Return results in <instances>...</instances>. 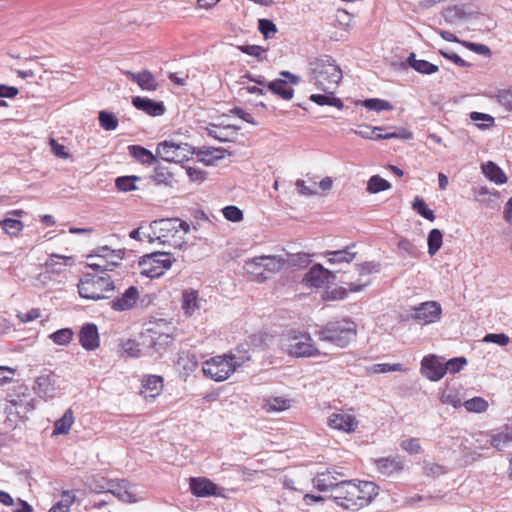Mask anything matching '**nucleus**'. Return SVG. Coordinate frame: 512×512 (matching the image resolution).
<instances>
[{"mask_svg":"<svg viewBox=\"0 0 512 512\" xmlns=\"http://www.w3.org/2000/svg\"><path fill=\"white\" fill-rule=\"evenodd\" d=\"M249 360L250 355L248 352L237 348L229 354L215 356L205 361L202 371L207 378L216 382H222Z\"/></svg>","mask_w":512,"mask_h":512,"instance_id":"f257e3e1","label":"nucleus"},{"mask_svg":"<svg viewBox=\"0 0 512 512\" xmlns=\"http://www.w3.org/2000/svg\"><path fill=\"white\" fill-rule=\"evenodd\" d=\"M311 81L317 89L326 94H334L341 79L340 67L330 57H322L310 62Z\"/></svg>","mask_w":512,"mask_h":512,"instance_id":"f03ea898","label":"nucleus"},{"mask_svg":"<svg viewBox=\"0 0 512 512\" xmlns=\"http://www.w3.org/2000/svg\"><path fill=\"white\" fill-rule=\"evenodd\" d=\"M357 334V326L350 319L328 322L320 331L319 338L338 347H346Z\"/></svg>","mask_w":512,"mask_h":512,"instance_id":"7ed1b4c3","label":"nucleus"},{"mask_svg":"<svg viewBox=\"0 0 512 512\" xmlns=\"http://www.w3.org/2000/svg\"><path fill=\"white\" fill-rule=\"evenodd\" d=\"M114 288V282L110 276L86 274L78 284V293L84 299L99 300L107 298L106 292L112 291Z\"/></svg>","mask_w":512,"mask_h":512,"instance_id":"20e7f679","label":"nucleus"},{"mask_svg":"<svg viewBox=\"0 0 512 512\" xmlns=\"http://www.w3.org/2000/svg\"><path fill=\"white\" fill-rule=\"evenodd\" d=\"M5 399L9 403L6 411L10 414L15 413L21 418L35 409V399L25 384L14 385L7 392Z\"/></svg>","mask_w":512,"mask_h":512,"instance_id":"39448f33","label":"nucleus"},{"mask_svg":"<svg viewBox=\"0 0 512 512\" xmlns=\"http://www.w3.org/2000/svg\"><path fill=\"white\" fill-rule=\"evenodd\" d=\"M175 262L170 252L156 251L141 257L139 266L141 274L149 278L162 276Z\"/></svg>","mask_w":512,"mask_h":512,"instance_id":"423d86ee","label":"nucleus"},{"mask_svg":"<svg viewBox=\"0 0 512 512\" xmlns=\"http://www.w3.org/2000/svg\"><path fill=\"white\" fill-rule=\"evenodd\" d=\"M150 228L154 236L148 235L150 243L159 240L162 244L169 242L168 238L174 237L180 230L187 234L190 231V226L186 221L179 218H164L154 220L150 224Z\"/></svg>","mask_w":512,"mask_h":512,"instance_id":"0eeeda50","label":"nucleus"},{"mask_svg":"<svg viewBox=\"0 0 512 512\" xmlns=\"http://www.w3.org/2000/svg\"><path fill=\"white\" fill-rule=\"evenodd\" d=\"M461 455L465 464L473 463L483 456L482 452L490 449V432L478 431L472 433L461 444Z\"/></svg>","mask_w":512,"mask_h":512,"instance_id":"6e6552de","label":"nucleus"},{"mask_svg":"<svg viewBox=\"0 0 512 512\" xmlns=\"http://www.w3.org/2000/svg\"><path fill=\"white\" fill-rule=\"evenodd\" d=\"M156 154L167 162L180 163L188 160L194 154V147L188 143L164 141L157 145Z\"/></svg>","mask_w":512,"mask_h":512,"instance_id":"1a4fd4ad","label":"nucleus"},{"mask_svg":"<svg viewBox=\"0 0 512 512\" xmlns=\"http://www.w3.org/2000/svg\"><path fill=\"white\" fill-rule=\"evenodd\" d=\"M62 378L52 371H43L36 379L33 386L38 397L48 400L54 398L62 389Z\"/></svg>","mask_w":512,"mask_h":512,"instance_id":"9d476101","label":"nucleus"},{"mask_svg":"<svg viewBox=\"0 0 512 512\" xmlns=\"http://www.w3.org/2000/svg\"><path fill=\"white\" fill-rule=\"evenodd\" d=\"M356 492V481L345 480L334 484V486L332 487L331 498L337 505L345 509H356Z\"/></svg>","mask_w":512,"mask_h":512,"instance_id":"9b49d317","label":"nucleus"},{"mask_svg":"<svg viewBox=\"0 0 512 512\" xmlns=\"http://www.w3.org/2000/svg\"><path fill=\"white\" fill-rule=\"evenodd\" d=\"M442 314L441 305L436 301H426L412 308L411 318L427 325L437 322Z\"/></svg>","mask_w":512,"mask_h":512,"instance_id":"f8f14e48","label":"nucleus"},{"mask_svg":"<svg viewBox=\"0 0 512 512\" xmlns=\"http://www.w3.org/2000/svg\"><path fill=\"white\" fill-rule=\"evenodd\" d=\"M287 350L295 357H309L317 354L312 338L308 334L293 335L288 339Z\"/></svg>","mask_w":512,"mask_h":512,"instance_id":"ddd939ff","label":"nucleus"},{"mask_svg":"<svg viewBox=\"0 0 512 512\" xmlns=\"http://www.w3.org/2000/svg\"><path fill=\"white\" fill-rule=\"evenodd\" d=\"M383 127H372L369 125H365L360 127L358 130H351L354 134L364 138V139H372V140H381V139H391V138H400L404 140H408L412 138V133L406 129H400L399 131L388 132L385 134L380 133L383 131Z\"/></svg>","mask_w":512,"mask_h":512,"instance_id":"4468645a","label":"nucleus"},{"mask_svg":"<svg viewBox=\"0 0 512 512\" xmlns=\"http://www.w3.org/2000/svg\"><path fill=\"white\" fill-rule=\"evenodd\" d=\"M335 276L321 264H315L304 276V282L309 287L320 288L333 280Z\"/></svg>","mask_w":512,"mask_h":512,"instance_id":"2eb2a0df","label":"nucleus"},{"mask_svg":"<svg viewBox=\"0 0 512 512\" xmlns=\"http://www.w3.org/2000/svg\"><path fill=\"white\" fill-rule=\"evenodd\" d=\"M421 373L431 381H439L446 374L445 364L434 355L425 356L421 361Z\"/></svg>","mask_w":512,"mask_h":512,"instance_id":"dca6fc26","label":"nucleus"},{"mask_svg":"<svg viewBox=\"0 0 512 512\" xmlns=\"http://www.w3.org/2000/svg\"><path fill=\"white\" fill-rule=\"evenodd\" d=\"M355 507L356 509L368 505L378 495V487L370 481L356 482Z\"/></svg>","mask_w":512,"mask_h":512,"instance_id":"f3484780","label":"nucleus"},{"mask_svg":"<svg viewBox=\"0 0 512 512\" xmlns=\"http://www.w3.org/2000/svg\"><path fill=\"white\" fill-rule=\"evenodd\" d=\"M328 425L332 429L345 433H351L356 429L358 422L354 416L340 411L332 413L329 416Z\"/></svg>","mask_w":512,"mask_h":512,"instance_id":"a211bd4d","label":"nucleus"},{"mask_svg":"<svg viewBox=\"0 0 512 512\" xmlns=\"http://www.w3.org/2000/svg\"><path fill=\"white\" fill-rule=\"evenodd\" d=\"M139 299V291L136 286L128 287L120 296L114 298L111 302V308L114 311L122 312L132 309Z\"/></svg>","mask_w":512,"mask_h":512,"instance_id":"6ab92c4d","label":"nucleus"},{"mask_svg":"<svg viewBox=\"0 0 512 512\" xmlns=\"http://www.w3.org/2000/svg\"><path fill=\"white\" fill-rule=\"evenodd\" d=\"M132 105L140 111H143L149 116L158 117L162 116L165 111V105L161 101H155L153 99L141 96H135L132 98Z\"/></svg>","mask_w":512,"mask_h":512,"instance_id":"aec40b11","label":"nucleus"},{"mask_svg":"<svg viewBox=\"0 0 512 512\" xmlns=\"http://www.w3.org/2000/svg\"><path fill=\"white\" fill-rule=\"evenodd\" d=\"M189 486L192 494L196 497H209L218 495L217 485L204 477L190 478Z\"/></svg>","mask_w":512,"mask_h":512,"instance_id":"412c9836","label":"nucleus"},{"mask_svg":"<svg viewBox=\"0 0 512 512\" xmlns=\"http://www.w3.org/2000/svg\"><path fill=\"white\" fill-rule=\"evenodd\" d=\"M79 342L87 351H93L100 345L98 328L93 323H86L79 331Z\"/></svg>","mask_w":512,"mask_h":512,"instance_id":"4be33fe9","label":"nucleus"},{"mask_svg":"<svg viewBox=\"0 0 512 512\" xmlns=\"http://www.w3.org/2000/svg\"><path fill=\"white\" fill-rule=\"evenodd\" d=\"M377 471L385 476L392 477L401 473L404 469V462L400 457H383L375 461Z\"/></svg>","mask_w":512,"mask_h":512,"instance_id":"5701e85b","label":"nucleus"},{"mask_svg":"<svg viewBox=\"0 0 512 512\" xmlns=\"http://www.w3.org/2000/svg\"><path fill=\"white\" fill-rule=\"evenodd\" d=\"M124 502H135L136 496L130 491L129 482L125 479H111L108 492Z\"/></svg>","mask_w":512,"mask_h":512,"instance_id":"b1692460","label":"nucleus"},{"mask_svg":"<svg viewBox=\"0 0 512 512\" xmlns=\"http://www.w3.org/2000/svg\"><path fill=\"white\" fill-rule=\"evenodd\" d=\"M226 152L227 151L223 148L206 146L198 148V150L194 149V154L197 155L198 160L204 163L206 166L215 165L219 160L224 159Z\"/></svg>","mask_w":512,"mask_h":512,"instance_id":"393cba45","label":"nucleus"},{"mask_svg":"<svg viewBox=\"0 0 512 512\" xmlns=\"http://www.w3.org/2000/svg\"><path fill=\"white\" fill-rule=\"evenodd\" d=\"M126 75L138 86L145 91H156L158 88V82L156 81L153 74L148 70H143L139 73L127 71Z\"/></svg>","mask_w":512,"mask_h":512,"instance_id":"a878e982","label":"nucleus"},{"mask_svg":"<svg viewBox=\"0 0 512 512\" xmlns=\"http://www.w3.org/2000/svg\"><path fill=\"white\" fill-rule=\"evenodd\" d=\"M163 387V378L158 375H149L142 380V389L140 394L144 398L154 399L160 394Z\"/></svg>","mask_w":512,"mask_h":512,"instance_id":"bb28decb","label":"nucleus"},{"mask_svg":"<svg viewBox=\"0 0 512 512\" xmlns=\"http://www.w3.org/2000/svg\"><path fill=\"white\" fill-rule=\"evenodd\" d=\"M201 308V299L198 291L194 289H186L182 293V309L186 316L193 315Z\"/></svg>","mask_w":512,"mask_h":512,"instance_id":"cd10ccee","label":"nucleus"},{"mask_svg":"<svg viewBox=\"0 0 512 512\" xmlns=\"http://www.w3.org/2000/svg\"><path fill=\"white\" fill-rule=\"evenodd\" d=\"M244 270L247 274L253 276L254 280L259 283L264 282L268 278L263 271V258H261V256L245 261Z\"/></svg>","mask_w":512,"mask_h":512,"instance_id":"c85d7f7f","label":"nucleus"},{"mask_svg":"<svg viewBox=\"0 0 512 512\" xmlns=\"http://www.w3.org/2000/svg\"><path fill=\"white\" fill-rule=\"evenodd\" d=\"M355 247V244L347 246L345 249L336 250V251H328L326 252V256H328L329 264H337V263H350L354 260L356 253L352 251V248Z\"/></svg>","mask_w":512,"mask_h":512,"instance_id":"c756f323","label":"nucleus"},{"mask_svg":"<svg viewBox=\"0 0 512 512\" xmlns=\"http://www.w3.org/2000/svg\"><path fill=\"white\" fill-rule=\"evenodd\" d=\"M177 364L187 374H189L198 367V357L194 351L184 350L178 354Z\"/></svg>","mask_w":512,"mask_h":512,"instance_id":"7c9ffc66","label":"nucleus"},{"mask_svg":"<svg viewBox=\"0 0 512 512\" xmlns=\"http://www.w3.org/2000/svg\"><path fill=\"white\" fill-rule=\"evenodd\" d=\"M407 63L417 72L425 75L436 73L439 68L437 65L430 63L427 60L416 59L414 53H411L407 58Z\"/></svg>","mask_w":512,"mask_h":512,"instance_id":"2f4dec72","label":"nucleus"},{"mask_svg":"<svg viewBox=\"0 0 512 512\" xmlns=\"http://www.w3.org/2000/svg\"><path fill=\"white\" fill-rule=\"evenodd\" d=\"M287 81L282 79H275L267 82V88L275 95L284 100H290L294 96V90L286 86Z\"/></svg>","mask_w":512,"mask_h":512,"instance_id":"473e14b6","label":"nucleus"},{"mask_svg":"<svg viewBox=\"0 0 512 512\" xmlns=\"http://www.w3.org/2000/svg\"><path fill=\"white\" fill-rule=\"evenodd\" d=\"M482 171L490 181H493L496 184H504L507 182V176L494 162L489 161L484 164L482 166Z\"/></svg>","mask_w":512,"mask_h":512,"instance_id":"72a5a7b5","label":"nucleus"},{"mask_svg":"<svg viewBox=\"0 0 512 512\" xmlns=\"http://www.w3.org/2000/svg\"><path fill=\"white\" fill-rule=\"evenodd\" d=\"M151 177L156 185L173 187L175 183L173 174L168 170L167 167L162 165H157L155 167L154 173Z\"/></svg>","mask_w":512,"mask_h":512,"instance_id":"f704fd0d","label":"nucleus"},{"mask_svg":"<svg viewBox=\"0 0 512 512\" xmlns=\"http://www.w3.org/2000/svg\"><path fill=\"white\" fill-rule=\"evenodd\" d=\"M261 258H263L264 273H277L284 267L287 262V260L279 255H261Z\"/></svg>","mask_w":512,"mask_h":512,"instance_id":"c9c22d12","label":"nucleus"},{"mask_svg":"<svg viewBox=\"0 0 512 512\" xmlns=\"http://www.w3.org/2000/svg\"><path fill=\"white\" fill-rule=\"evenodd\" d=\"M440 401L442 404L450 405L454 408H459L463 405L461 393L454 387L444 389L441 393Z\"/></svg>","mask_w":512,"mask_h":512,"instance_id":"e433bc0d","label":"nucleus"},{"mask_svg":"<svg viewBox=\"0 0 512 512\" xmlns=\"http://www.w3.org/2000/svg\"><path fill=\"white\" fill-rule=\"evenodd\" d=\"M129 152L135 159L140 161L142 164L153 165L157 162L156 156L153 155V153L150 150L142 146L131 145L129 146Z\"/></svg>","mask_w":512,"mask_h":512,"instance_id":"4c0bfd02","label":"nucleus"},{"mask_svg":"<svg viewBox=\"0 0 512 512\" xmlns=\"http://www.w3.org/2000/svg\"><path fill=\"white\" fill-rule=\"evenodd\" d=\"M444 21L449 25H455L467 17L466 12L460 6L447 7L442 12Z\"/></svg>","mask_w":512,"mask_h":512,"instance_id":"58836bf2","label":"nucleus"},{"mask_svg":"<svg viewBox=\"0 0 512 512\" xmlns=\"http://www.w3.org/2000/svg\"><path fill=\"white\" fill-rule=\"evenodd\" d=\"M74 423L73 412L68 409L54 424L53 435L67 434Z\"/></svg>","mask_w":512,"mask_h":512,"instance_id":"ea45409f","label":"nucleus"},{"mask_svg":"<svg viewBox=\"0 0 512 512\" xmlns=\"http://www.w3.org/2000/svg\"><path fill=\"white\" fill-rule=\"evenodd\" d=\"M512 442V432L490 433V447L502 451Z\"/></svg>","mask_w":512,"mask_h":512,"instance_id":"a19ab883","label":"nucleus"},{"mask_svg":"<svg viewBox=\"0 0 512 512\" xmlns=\"http://www.w3.org/2000/svg\"><path fill=\"white\" fill-rule=\"evenodd\" d=\"M331 94H311L309 100L319 106L329 105L338 109L344 107L343 101L340 98L330 96Z\"/></svg>","mask_w":512,"mask_h":512,"instance_id":"79ce46f5","label":"nucleus"},{"mask_svg":"<svg viewBox=\"0 0 512 512\" xmlns=\"http://www.w3.org/2000/svg\"><path fill=\"white\" fill-rule=\"evenodd\" d=\"M443 243V234L442 232L434 228L432 229L427 237V245H428V253L430 256L435 255L441 248Z\"/></svg>","mask_w":512,"mask_h":512,"instance_id":"37998d69","label":"nucleus"},{"mask_svg":"<svg viewBox=\"0 0 512 512\" xmlns=\"http://www.w3.org/2000/svg\"><path fill=\"white\" fill-rule=\"evenodd\" d=\"M390 188L391 184L379 175L371 176L367 182V191L370 194H376L382 191H386Z\"/></svg>","mask_w":512,"mask_h":512,"instance_id":"c03bdc74","label":"nucleus"},{"mask_svg":"<svg viewBox=\"0 0 512 512\" xmlns=\"http://www.w3.org/2000/svg\"><path fill=\"white\" fill-rule=\"evenodd\" d=\"M111 479L100 475H94L88 479V487L95 493H107Z\"/></svg>","mask_w":512,"mask_h":512,"instance_id":"a18cd8bd","label":"nucleus"},{"mask_svg":"<svg viewBox=\"0 0 512 512\" xmlns=\"http://www.w3.org/2000/svg\"><path fill=\"white\" fill-rule=\"evenodd\" d=\"M463 406L468 412L483 413L487 411L489 404L484 398L476 396L464 401Z\"/></svg>","mask_w":512,"mask_h":512,"instance_id":"49530a36","label":"nucleus"},{"mask_svg":"<svg viewBox=\"0 0 512 512\" xmlns=\"http://www.w3.org/2000/svg\"><path fill=\"white\" fill-rule=\"evenodd\" d=\"M139 180L140 178L134 175L120 176L116 178L115 185L121 192H130L137 189L136 182Z\"/></svg>","mask_w":512,"mask_h":512,"instance_id":"de8ad7c7","label":"nucleus"},{"mask_svg":"<svg viewBox=\"0 0 512 512\" xmlns=\"http://www.w3.org/2000/svg\"><path fill=\"white\" fill-rule=\"evenodd\" d=\"M470 119L482 130L492 127L495 122L491 115L476 111L470 113Z\"/></svg>","mask_w":512,"mask_h":512,"instance_id":"09e8293b","label":"nucleus"},{"mask_svg":"<svg viewBox=\"0 0 512 512\" xmlns=\"http://www.w3.org/2000/svg\"><path fill=\"white\" fill-rule=\"evenodd\" d=\"M238 50L244 54L255 57L259 61H263L267 57V48L258 45H239Z\"/></svg>","mask_w":512,"mask_h":512,"instance_id":"8fccbe9b","label":"nucleus"},{"mask_svg":"<svg viewBox=\"0 0 512 512\" xmlns=\"http://www.w3.org/2000/svg\"><path fill=\"white\" fill-rule=\"evenodd\" d=\"M73 262V258L70 256H63L59 254H52L49 259L46 261V268L52 272H60L59 268H56V265H71Z\"/></svg>","mask_w":512,"mask_h":512,"instance_id":"3c124183","label":"nucleus"},{"mask_svg":"<svg viewBox=\"0 0 512 512\" xmlns=\"http://www.w3.org/2000/svg\"><path fill=\"white\" fill-rule=\"evenodd\" d=\"M98 120L100 126L106 131L115 130L118 126L117 117L113 113L105 110L99 112Z\"/></svg>","mask_w":512,"mask_h":512,"instance_id":"603ef678","label":"nucleus"},{"mask_svg":"<svg viewBox=\"0 0 512 512\" xmlns=\"http://www.w3.org/2000/svg\"><path fill=\"white\" fill-rule=\"evenodd\" d=\"M412 208L423 218H425L429 221L435 220V214H434L433 210H431L428 207V205L422 198H420L418 196L415 197V199L412 203Z\"/></svg>","mask_w":512,"mask_h":512,"instance_id":"864d4df0","label":"nucleus"},{"mask_svg":"<svg viewBox=\"0 0 512 512\" xmlns=\"http://www.w3.org/2000/svg\"><path fill=\"white\" fill-rule=\"evenodd\" d=\"M362 106H364L368 110H372V111H376V112L393 109V106L391 105V103L389 101L378 99V98L365 99L362 102Z\"/></svg>","mask_w":512,"mask_h":512,"instance_id":"5fc2aeb1","label":"nucleus"},{"mask_svg":"<svg viewBox=\"0 0 512 512\" xmlns=\"http://www.w3.org/2000/svg\"><path fill=\"white\" fill-rule=\"evenodd\" d=\"M95 257L100 258L102 261L106 259L109 261H117L119 263L123 258V252L121 250H112L107 246H103L97 250Z\"/></svg>","mask_w":512,"mask_h":512,"instance_id":"6e6d98bb","label":"nucleus"},{"mask_svg":"<svg viewBox=\"0 0 512 512\" xmlns=\"http://www.w3.org/2000/svg\"><path fill=\"white\" fill-rule=\"evenodd\" d=\"M239 127L234 125L219 126L218 141L231 142L237 138Z\"/></svg>","mask_w":512,"mask_h":512,"instance_id":"4d7b16f0","label":"nucleus"},{"mask_svg":"<svg viewBox=\"0 0 512 512\" xmlns=\"http://www.w3.org/2000/svg\"><path fill=\"white\" fill-rule=\"evenodd\" d=\"M49 337L57 345H67L72 340L73 331L70 328H63L55 331Z\"/></svg>","mask_w":512,"mask_h":512,"instance_id":"13d9d810","label":"nucleus"},{"mask_svg":"<svg viewBox=\"0 0 512 512\" xmlns=\"http://www.w3.org/2000/svg\"><path fill=\"white\" fill-rule=\"evenodd\" d=\"M0 226L9 235L18 234L24 227L20 220L14 218H6L0 221Z\"/></svg>","mask_w":512,"mask_h":512,"instance_id":"bf43d9fd","label":"nucleus"},{"mask_svg":"<svg viewBox=\"0 0 512 512\" xmlns=\"http://www.w3.org/2000/svg\"><path fill=\"white\" fill-rule=\"evenodd\" d=\"M258 30L264 36L265 39L272 38V36L276 34L278 31L275 23L265 18L258 20Z\"/></svg>","mask_w":512,"mask_h":512,"instance_id":"052dcab7","label":"nucleus"},{"mask_svg":"<svg viewBox=\"0 0 512 512\" xmlns=\"http://www.w3.org/2000/svg\"><path fill=\"white\" fill-rule=\"evenodd\" d=\"M403 366L400 363H379L372 365L368 371L374 374H382L387 372L403 371Z\"/></svg>","mask_w":512,"mask_h":512,"instance_id":"680f3d73","label":"nucleus"},{"mask_svg":"<svg viewBox=\"0 0 512 512\" xmlns=\"http://www.w3.org/2000/svg\"><path fill=\"white\" fill-rule=\"evenodd\" d=\"M291 404H290V400L286 399V398H282V397H274L272 399H270L267 404H266V407H267V411H276V412H281V411H284V410H287L288 408H290Z\"/></svg>","mask_w":512,"mask_h":512,"instance_id":"e2e57ef3","label":"nucleus"},{"mask_svg":"<svg viewBox=\"0 0 512 512\" xmlns=\"http://www.w3.org/2000/svg\"><path fill=\"white\" fill-rule=\"evenodd\" d=\"M497 102L508 112L512 113V88L499 90L496 94Z\"/></svg>","mask_w":512,"mask_h":512,"instance_id":"0e129e2a","label":"nucleus"},{"mask_svg":"<svg viewBox=\"0 0 512 512\" xmlns=\"http://www.w3.org/2000/svg\"><path fill=\"white\" fill-rule=\"evenodd\" d=\"M423 471L426 476L432 478L439 477L446 473L445 467L435 462H425Z\"/></svg>","mask_w":512,"mask_h":512,"instance_id":"69168bd1","label":"nucleus"},{"mask_svg":"<svg viewBox=\"0 0 512 512\" xmlns=\"http://www.w3.org/2000/svg\"><path fill=\"white\" fill-rule=\"evenodd\" d=\"M288 261L292 266L305 268L310 264L311 259L309 254L299 252L296 254H291Z\"/></svg>","mask_w":512,"mask_h":512,"instance_id":"338daca9","label":"nucleus"},{"mask_svg":"<svg viewBox=\"0 0 512 512\" xmlns=\"http://www.w3.org/2000/svg\"><path fill=\"white\" fill-rule=\"evenodd\" d=\"M466 364L467 360L464 357L452 358L445 363L446 372L455 374L462 370Z\"/></svg>","mask_w":512,"mask_h":512,"instance_id":"774afa93","label":"nucleus"}]
</instances>
